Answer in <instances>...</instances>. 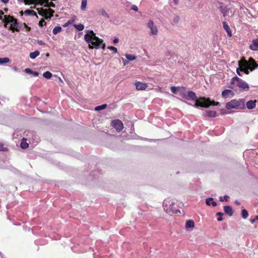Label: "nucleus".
I'll list each match as a JSON object with an SVG mask.
<instances>
[{"label":"nucleus","mask_w":258,"mask_h":258,"mask_svg":"<svg viewBox=\"0 0 258 258\" xmlns=\"http://www.w3.org/2000/svg\"><path fill=\"white\" fill-rule=\"evenodd\" d=\"M96 33H86L84 36L85 40L89 44V48L91 49H105L106 45L103 40L96 36Z\"/></svg>","instance_id":"obj_1"},{"label":"nucleus","mask_w":258,"mask_h":258,"mask_svg":"<svg viewBox=\"0 0 258 258\" xmlns=\"http://www.w3.org/2000/svg\"><path fill=\"white\" fill-rule=\"evenodd\" d=\"M5 26L9 30L13 31H18L21 27L20 24L18 22L17 19L10 15H4Z\"/></svg>","instance_id":"obj_2"},{"label":"nucleus","mask_w":258,"mask_h":258,"mask_svg":"<svg viewBox=\"0 0 258 258\" xmlns=\"http://www.w3.org/2000/svg\"><path fill=\"white\" fill-rule=\"evenodd\" d=\"M163 207L167 213L177 214L178 212L180 213V211L177 209L173 200L170 198H167L164 201Z\"/></svg>","instance_id":"obj_3"},{"label":"nucleus","mask_w":258,"mask_h":258,"mask_svg":"<svg viewBox=\"0 0 258 258\" xmlns=\"http://www.w3.org/2000/svg\"><path fill=\"white\" fill-rule=\"evenodd\" d=\"M226 107L227 109H244L245 108V100L244 99L231 100L226 103Z\"/></svg>","instance_id":"obj_4"},{"label":"nucleus","mask_w":258,"mask_h":258,"mask_svg":"<svg viewBox=\"0 0 258 258\" xmlns=\"http://www.w3.org/2000/svg\"><path fill=\"white\" fill-rule=\"evenodd\" d=\"M231 84H235L237 87H238L241 91H247L249 90V86L248 84L242 80V79L235 77L233 78L231 80Z\"/></svg>","instance_id":"obj_5"},{"label":"nucleus","mask_w":258,"mask_h":258,"mask_svg":"<svg viewBox=\"0 0 258 258\" xmlns=\"http://www.w3.org/2000/svg\"><path fill=\"white\" fill-rule=\"evenodd\" d=\"M208 102H210L209 98L201 97L196 100V102L195 104V106L196 107H201L208 108L209 106H210V104H208Z\"/></svg>","instance_id":"obj_6"},{"label":"nucleus","mask_w":258,"mask_h":258,"mask_svg":"<svg viewBox=\"0 0 258 258\" xmlns=\"http://www.w3.org/2000/svg\"><path fill=\"white\" fill-rule=\"evenodd\" d=\"M247 60L244 57H242L241 59L238 61V66L240 67L241 72H243L246 74H248L249 70V67L247 66Z\"/></svg>","instance_id":"obj_7"},{"label":"nucleus","mask_w":258,"mask_h":258,"mask_svg":"<svg viewBox=\"0 0 258 258\" xmlns=\"http://www.w3.org/2000/svg\"><path fill=\"white\" fill-rule=\"evenodd\" d=\"M111 125L118 132H119L123 128V124L119 119H115L111 122Z\"/></svg>","instance_id":"obj_8"},{"label":"nucleus","mask_w":258,"mask_h":258,"mask_svg":"<svg viewBox=\"0 0 258 258\" xmlns=\"http://www.w3.org/2000/svg\"><path fill=\"white\" fill-rule=\"evenodd\" d=\"M247 66L249 67V70L252 71L253 70L256 69L258 67V64L255 61L254 59L250 57L249 60L247 61Z\"/></svg>","instance_id":"obj_9"},{"label":"nucleus","mask_w":258,"mask_h":258,"mask_svg":"<svg viewBox=\"0 0 258 258\" xmlns=\"http://www.w3.org/2000/svg\"><path fill=\"white\" fill-rule=\"evenodd\" d=\"M182 97L187 100H195L196 101L198 99L195 93L191 91L187 92V95L183 94Z\"/></svg>","instance_id":"obj_10"},{"label":"nucleus","mask_w":258,"mask_h":258,"mask_svg":"<svg viewBox=\"0 0 258 258\" xmlns=\"http://www.w3.org/2000/svg\"><path fill=\"white\" fill-rule=\"evenodd\" d=\"M135 86L138 90H144L147 87L148 85L145 83L138 82L135 83Z\"/></svg>","instance_id":"obj_11"},{"label":"nucleus","mask_w":258,"mask_h":258,"mask_svg":"<svg viewBox=\"0 0 258 258\" xmlns=\"http://www.w3.org/2000/svg\"><path fill=\"white\" fill-rule=\"evenodd\" d=\"M256 100H249L246 103V108L248 109H252L256 106Z\"/></svg>","instance_id":"obj_12"},{"label":"nucleus","mask_w":258,"mask_h":258,"mask_svg":"<svg viewBox=\"0 0 258 258\" xmlns=\"http://www.w3.org/2000/svg\"><path fill=\"white\" fill-rule=\"evenodd\" d=\"M250 48L252 50H258V38L252 41V43L250 45Z\"/></svg>","instance_id":"obj_13"},{"label":"nucleus","mask_w":258,"mask_h":258,"mask_svg":"<svg viewBox=\"0 0 258 258\" xmlns=\"http://www.w3.org/2000/svg\"><path fill=\"white\" fill-rule=\"evenodd\" d=\"M224 212L228 215L229 216H231L233 215V211L232 208L230 206H226L224 207Z\"/></svg>","instance_id":"obj_14"},{"label":"nucleus","mask_w":258,"mask_h":258,"mask_svg":"<svg viewBox=\"0 0 258 258\" xmlns=\"http://www.w3.org/2000/svg\"><path fill=\"white\" fill-rule=\"evenodd\" d=\"M206 116L214 118L217 116V112L214 110H206Z\"/></svg>","instance_id":"obj_15"},{"label":"nucleus","mask_w":258,"mask_h":258,"mask_svg":"<svg viewBox=\"0 0 258 258\" xmlns=\"http://www.w3.org/2000/svg\"><path fill=\"white\" fill-rule=\"evenodd\" d=\"M148 26L151 29V32H157V28L156 26H154V23L152 20H150L148 23Z\"/></svg>","instance_id":"obj_16"},{"label":"nucleus","mask_w":258,"mask_h":258,"mask_svg":"<svg viewBox=\"0 0 258 258\" xmlns=\"http://www.w3.org/2000/svg\"><path fill=\"white\" fill-rule=\"evenodd\" d=\"M229 95H233V92L231 90H224L222 92V96L223 98H226Z\"/></svg>","instance_id":"obj_17"},{"label":"nucleus","mask_w":258,"mask_h":258,"mask_svg":"<svg viewBox=\"0 0 258 258\" xmlns=\"http://www.w3.org/2000/svg\"><path fill=\"white\" fill-rule=\"evenodd\" d=\"M195 226V223L194 221L191 220H188L185 223V228L186 229L190 228H194Z\"/></svg>","instance_id":"obj_18"},{"label":"nucleus","mask_w":258,"mask_h":258,"mask_svg":"<svg viewBox=\"0 0 258 258\" xmlns=\"http://www.w3.org/2000/svg\"><path fill=\"white\" fill-rule=\"evenodd\" d=\"M20 146L21 148L25 149L29 147V144L26 142V139L23 138L21 140Z\"/></svg>","instance_id":"obj_19"},{"label":"nucleus","mask_w":258,"mask_h":258,"mask_svg":"<svg viewBox=\"0 0 258 258\" xmlns=\"http://www.w3.org/2000/svg\"><path fill=\"white\" fill-rule=\"evenodd\" d=\"M206 203L207 205L210 206L212 205L213 207L217 206V203L213 201V198H209L206 200Z\"/></svg>","instance_id":"obj_20"},{"label":"nucleus","mask_w":258,"mask_h":258,"mask_svg":"<svg viewBox=\"0 0 258 258\" xmlns=\"http://www.w3.org/2000/svg\"><path fill=\"white\" fill-rule=\"evenodd\" d=\"M42 2V3H46V5L44 7H52V8H55V5L52 3V2H50V3H49V0H43V1H41Z\"/></svg>","instance_id":"obj_21"},{"label":"nucleus","mask_w":258,"mask_h":258,"mask_svg":"<svg viewBox=\"0 0 258 258\" xmlns=\"http://www.w3.org/2000/svg\"><path fill=\"white\" fill-rule=\"evenodd\" d=\"M40 54V52L38 50H36L34 52H31L30 53L29 56L31 59H34L37 56H38Z\"/></svg>","instance_id":"obj_22"},{"label":"nucleus","mask_w":258,"mask_h":258,"mask_svg":"<svg viewBox=\"0 0 258 258\" xmlns=\"http://www.w3.org/2000/svg\"><path fill=\"white\" fill-rule=\"evenodd\" d=\"M73 26L79 31L83 30L84 28V26L82 24H74Z\"/></svg>","instance_id":"obj_23"},{"label":"nucleus","mask_w":258,"mask_h":258,"mask_svg":"<svg viewBox=\"0 0 258 258\" xmlns=\"http://www.w3.org/2000/svg\"><path fill=\"white\" fill-rule=\"evenodd\" d=\"M52 76V74L49 71H46L43 74V77L47 79H50Z\"/></svg>","instance_id":"obj_24"},{"label":"nucleus","mask_w":258,"mask_h":258,"mask_svg":"<svg viewBox=\"0 0 258 258\" xmlns=\"http://www.w3.org/2000/svg\"><path fill=\"white\" fill-rule=\"evenodd\" d=\"M24 13L25 15L36 16V13L35 12L30 10H25Z\"/></svg>","instance_id":"obj_25"},{"label":"nucleus","mask_w":258,"mask_h":258,"mask_svg":"<svg viewBox=\"0 0 258 258\" xmlns=\"http://www.w3.org/2000/svg\"><path fill=\"white\" fill-rule=\"evenodd\" d=\"M106 107H107V104H104L101 105L96 106L95 108V110L96 111H99V110H102V109L106 108Z\"/></svg>","instance_id":"obj_26"},{"label":"nucleus","mask_w":258,"mask_h":258,"mask_svg":"<svg viewBox=\"0 0 258 258\" xmlns=\"http://www.w3.org/2000/svg\"><path fill=\"white\" fill-rule=\"evenodd\" d=\"M10 59L8 57L0 58V64L9 62Z\"/></svg>","instance_id":"obj_27"},{"label":"nucleus","mask_w":258,"mask_h":258,"mask_svg":"<svg viewBox=\"0 0 258 258\" xmlns=\"http://www.w3.org/2000/svg\"><path fill=\"white\" fill-rule=\"evenodd\" d=\"M125 57H126V59L129 60H135L136 58V56H135L134 55L130 54H125Z\"/></svg>","instance_id":"obj_28"},{"label":"nucleus","mask_w":258,"mask_h":258,"mask_svg":"<svg viewBox=\"0 0 258 258\" xmlns=\"http://www.w3.org/2000/svg\"><path fill=\"white\" fill-rule=\"evenodd\" d=\"M87 3V0H82L81 7V9L82 10L84 11L85 10V9L86 8Z\"/></svg>","instance_id":"obj_29"},{"label":"nucleus","mask_w":258,"mask_h":258,"mask_svg":"<svg viewBox=\"0 0 258 258\" xmlns=\"http://www.w3.org/2000/svg\"><path fill=\"white\" fill-rule=\"evenodd\" d=\"M241 216L244 219L247 218L248 216V212L245 209H243L241 211Z\"/></svg>","instance_id":"obj_30"},{"label":"nucleus","mask_w":258,"mask_h":258,"mask_svg":"<svg viewBox=\"0 0 258 258\" xmlns=\"http://www.w3.org/2000/svg\"><path fill=\"white\" fill-rule=\"evenodd\" d=\"M223 28L225 30L226 32H231V31H230V29L229 26L228 25V24L225 22L224 21L223 22Z\"/></svg>","instance_id":"obj_31"},{"label":"nucleus","mask_w":258,"mask_h":258,"mask_svg":"<svg viewBox=\"0 0 258 258\" xmlns=\"http://www.w3.org/2000/svg\"><path fill=\"white\" fill-rule=\"evenodd\" d=\"M220 12L223 14V16L225 17L226 16V13H225L226 8H224L223 6H220L219 8Z\"/></svg>","instance_id":"obj_32"},{"label":"nucleus","mask_w":258,"mask_h":258,"mask_svg":"<svg viewBox=\"0 0 258 258\" xmlns=\"http://www.w3.org/2000/svg\"><path fill=\"white\" fill-rule=\"evenodd\" d=\"M0 151H8V149L4 147V144L0 143Z\"/></svg>","instance_id":"obj_33"},{"label":"nucleus","mask_w":258,"mask_h":258,"mask_svg":"<svg viewBox=\"0 0 258 258\" xmlns=\"http://www.w3.org/2000/svg\"><path fill=\"white\" fill-rule=\"evenodd\" d=\"M208 104H210V106L211 105H213V106H218L219 105V102H215V101L213 100V101H211L210 99V102H208Z\"/></svg>","instance_id":"obj_34"},{"label":"nucleus","mask_w":258,"mask_h":258,"mask_svg":"<svg viewBox=\"0 0 258 258\" xmlns=\"http://www.w3.org/2000/svg\"><path fill=\"white\" fill-rule=\"evenodd\" d=\"M61 30V27L60 26L55 27L52 30V32H59Z\"/></svg>","instance_id":"obj_35"},{"label":"nucleus","mask_w":258,"mask_h":258,"mask_svg":"<svg viewBox=\"0 0 258 258\" xmlns=\"http://www.w3.org/2000/svg\"><path fill=\"white\" fill-rule=\"evenodd\" d=\"M217 215L219 216V217L217 218V220L218 221H221L223 220L222 216L223 215V213L221 212H218L217 213Z\"/></svg>","instance_id":"obj_36"},{"label":"nucleus","mask_w":258,"mask_h":258,"mask_svg":"<svg viewBox=\"0 0 258 258\" xmlns=\"http://www.w3.org/2000/svg\"><path fill=\"white\" fill-rule=\"evenodd\" d=\"M107 48L111 50H112L114 53H115L117 52V49L116 47L112 46H108Z\"/></svg>","instance_id":"obj_37"},{"label":"nucleus","mask_w":258,"mask_h":258,"mask_svg":"<svg viewBox=\"0 0 258 258\" xmlns=\"http://www.w3.org/2000/svg\"><path fill=\"white\" fill-rule=\"evenodd\" d=\"M179 88L178 87H175V86H172L170 88V90L171 91V92L174 93V94H176L177 93V89H178Z\"/></svg>","instance_id":"obj_38"},{"label":"nucleus","mask_w":258,"mask_h":258,"mask_svg":"<svg viewBox=\"0 0 258 258\" xmlns=\"http://www.w3.org/2000/svg\"><path fill=\"white\" fill-rule=\"evenodd\" d=\"M229 198V196L225 195L224 196L223 199L222 197H220V201H223L224 200H225V201H227Z\"/></svg>","instance_id":"obj_39"},{"label":"nucleus","mask_w":258,"mask_h":258,"mask_svg":"<svg viewBox=\"0 0 258 258\" xmlns=\"http://www.w3.org/2000/svg\"><path fill=\"white\" fill-rule=\"evenodd\" d=\"M101 14L103 16H105L107 18H109V15L107 14V13L105 12V11L103 9L102 10Z\"/></svg>","instance_id":"obj_40"},{"label":"nucleus","mask_w":258,"mask_h":258,"mask_svg":"<svg viewBox=\"0 0 258 258\" xmlns=\"http://www.w3.org/2000/svg\"><path fill=\"white\" fill-rule=\"evenodd\" d=\"M25 72L28 74H32L33 71L29 68H27L25 70Z\"/></svg>","instance_id":"obj_41"},{"label":"nucleus","mask_w":258,"mask_h":258,"mask_svg":"<svg viewBox=\"0 0 258 258\" xmlns=\"http://www.w3.org/2000/svg\"><path fill=\"white\" fill-rule=\"evenodd\" d=\"M131 10L137 12L138 11V8L136 5H133L131 7Z\"/></svg>","instance_id":"obj_42"},{"label":"nucleus","mask_w":258,"mask_h":258,"mask_svg":"<svg viewBox=\"0 0 258 258\" xmlns=\"http://www.w3.org/2000/svg\"><path fill=\"white\" fill-rule=\"evenodd\" d=\"M179 20V17L178 16H176L174 17V18L173 19V22L174 23H177Z\"/></svg>","instance_id":"obj_43"},{"label":"nucleus","mask_w":258,"mask_h":258,"mask_svg":"<svg viewBox=\"0 0 258 258\" xmlns=\"http://www.w3.org/2000/svg\"><path fill=\"white\" fill-rule=\"evenodd\" d=\"M44 22L45 23V21L44 20H43V19L41 20L39 22V26L42 27L43 25Z\"/></svg>","instance_id":"obj_44"},{"label":"nucleus","mask_w":258,"mask_h":258,"mask_svg":"<svg viewBox=\"0 0 258 258\" xmlns=\"http://www.w3.org/2000/svg\"><path fill=\"white\" fill-rule=\"evenodd\" d=\"M22 2H23L25 5H29V2H31L32 0H21Z\"/></svg>","instance_id":"obj_45"},{"label":"nucleus","mask_w":258,"mask_h":258,"mask_svg":"<svg viewBox=\"0 0 258 258\" xmlns=\"http://www.w3.org/2000/svg\"><path fill=\"white\" fill-rule=\"evenodd\" d=\"M256 220H258V216L257 215L255 216V218L251 219L250 222L251 223H253Z\"/></svg>","instance_id":"obj_46"},{"label":"nucleus","mask_w":258,"mask_h":258,"mask_svg":"<svg viewBox=\"0 0 258 258\" xmlns=\"http://www.w3.org/2000/svg\"><path fill=\"white\" fill-rule=\"evenodd\" d=\"M48 11L50 12V13L51 14V16H52L53 15V13H54V10H53L52 9H48Z\"/></svg>","instance_id":"obj_47"},{"label":"nucleus","mask_w":258,"mask_h":258,"mask_svg":"<svg viewBox=\"0 0 258 258\" xmlns=\"http://www.w3.org/2000/svg\"><path fill=\"white\" fill-rule=\"evenodd\" d=\"M72 22H73V21H69L68 22V23H66V24L63 25V26H64V27H67V26L69 25V24H72Z\"/></svg>","instance_id":"obj_48"},{"label":"nucleus","mask_w":258,"mask_h":258,"mask_svg":"<svg viewBox=\"0 0 258 258\" xmlns=\"http://www.w3.org/2000/svg\"><path fill=\"white\" fill-rule=\"evenodd\" d=\"M240 71V67H239V68L236 69V72L239 76H241Z\"/></svg>","instance_id":"obj_49"},{"label":"nucleus","mask_w":258,"mask_h":258,"mask_svg":"<svg viewBox=\"0 0 258 258\" xmlns=\"http://www.w3.org/2000/svg\"><path fill=\"white\" fill-rule=\"evenodd\" d=\"M39 74L38 72L33 71L32 75H33L34 76H38Z\"/></svg>","instance_id":"obj_50"},{"label":"nucleus","mask_w":258,"mask_h":258,"mask_svg":"<svg viewBox=\"0 0 258 258\" xmlns=\"http://www.w3.org/2000/svg\"><path fill=\"white\" fill-rule=\"evenodd\" d=\"M24 27H26V30L27 31H30L31 30V28L27 26L25 24H24Z\"/></svg>","instance_id":"obj_51"},{"label":"nucleus","mask_w":258,"mask_h":258,"mask_svg":"<svg viewBox=\"0 0 258 258\" xmlns=\"http://www.w3.org/2000/svg\"><path fill=\"white\" fill-rule=\"evenodd\" d=\"M4 15V13L1 10L0 11V19H2V17Z\"/></svg>","instance_id":"obj_52"},{"label":"nucleus","mask_w":258,"mask_h":258,"mask_svg":"<svg viewBox=\"0 0 258 258\" xmlns=\"http://www.w3.org/2000/svg\"><path fill=\"white\" fill-rule=\"evenodd\" d=\"M9 0H2L1 1L4 4H7L9 2Z\"/></svg>","instance_id":"obj_53"},{"label":"nucleus","mask_w":258,"mask_h":258,"mask_svg":"<svg viewBox=\"0 0 258 258\" xmlns=\"http://www.w3.org/2000/svg\"><path fill=\"white\" fill-rule=\"evenodd\" d=\"M113 42H114V43H117V42H118V39H117V38H115V39H114V40H113Z\"/></svg>","instance_id":"obj_54"},{"label":"nucleus","mask_w":258,"mask_h":258,"mask_svg":"<svg viewBox=\"0 0 258 258\" xmlns=\"http://www.w3.org/2000/svg\"><path fill=\"white\" fill-rule=\"evenodd\" d=\"M173 1L175 5H177L178 4V0H173Z\"/></svg>","instance_id":"obj_55"},{"label":"nucleus","mask_w":258,"mask_h":258,"mask_svg":"<svg viewBox=\"0 0 258 258\" xmlns=\"http://www.w3.org/2000/svg\"><path fill=\"white\" fill-rule=\"evenodd\" d=\"M85 32L90 33V32H94V31L93 30H88L86 31Z\"/></svg>","instance_id":"obj_56"},{"label":"nucleus","mask_w":258,"mask_h":258,"mask_svg":"<svg viewBox=\"0 0 258 258\" xmlns=\"http://www.w3.org/2000/svg\"><path fill=\"white\" fill-rule=\"evenodd\" d=\"M4 11H5V12L7 13L8 11V8H5L4 9Z\"/></svg>","instance_id":"obj_57"},{"label":"nucleus","mask_w":258,"mask_h":258,"mask_svg":"<svg viewBox=\"0 0 258 258\" xmlns=\"http://www.w3.org/2000/svg\"><path fill=\"white\" fill-rule=\"evenodd\" d=\"M59 80L60 82L63 83V81L60 78H59Z\"/></svg>","instance_id":"obj_58"},{"label":"nucleus","mask_w":258,"mask_h":258,"mask_svg":"<svg viewBox=\"0 0 258 258\" xmlns=\"http://www.w3.org/2000/svg\"><path fill=\"white\" fill-rule=\"evenodd\" d=\"M228 34V35L229 36V37H231L232 36V33H227Z\"/></svg>","instance_id":"obj_59"},{"label":"nucleus","mask_w":258,"mask_h":258,"mask_svg":"<svg viewBox=\"0 0 258 258\" xmlns=\"http://www.w3.org/2000/svg\"><path fill=\"white\" fill-rule=\"evenodd\" d=\"M235 203H236L237 205H240V203H239V202H237V201H236V202H235Z\"/></svg>","instance_id":"obj_60"},{"label":"nucleus","mask_w":258,"mask_h":258,"mask_svg":"<svg viewBox=\"0 0 258 258\" xmlns=\"http://www.w3.org/2000/svg\"><path fill=\"white\" fill-rule=\"evenodd\" d=\"M38 43L40 44H42V41H38Z\"/></svg>","instance_id":"obj_61"},{"label":"nucleus","mask_w":258,"mask_h":258,"mask_svg":"<svg viewBox=\"0 0 258 258\" xmlns=\"http://www.w3.org/2000/svg\"><path fill=\"white\" fill-rule=\"evenodd\" d=\"M228 12V9L225 10V13H226V15H227V13Z\"/></svg>","instance_id":"obj_62"},{"label":"nucleus","mask_w":258,"mask_h":258,"mask_svg":"<svg viewBox=\"0 0 258 258\" xmlns=\"http://www.w3.org/2000/svg\"><path fill=\"white\" fill-rule=\"evenodd\" d=\"M46 56H49V53H47L46 54Z\"/></svg>","instance_id":"obj_63"},{"label":"nucleus","mask_w":258,"mask_h":258,"mask_svg":"<svg viewBox=\"0 0 258 258\" xmlns=\"http://www.w3.org/2000/svg\"><path fill=\"white\" fill-rule=\"evenodd\" d=\"M20 13H21V15H23V11H21V12H20Z\"/></svg>","instance_id":"obj_64"}]
</instances>
